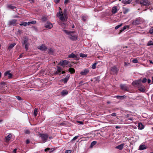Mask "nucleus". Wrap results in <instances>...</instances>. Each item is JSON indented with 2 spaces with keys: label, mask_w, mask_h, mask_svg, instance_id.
I'll use <instances>...</instances> for the list:
<instances>
[{
  "label": "nucleus",
  "mask_w": 153,
  "mask_h": 153,
  "mask_svg": "<svg viewBox=\"0 0 153 153\" xmlns=\"http://www.w3.org/2000/svg\"><path fill=\"white\" fill-rule=\"evenodd\" d=\"M24 45H25V48L26 51H27L28 49V47L29 45V43H27L26 44H25Z\"/></svg>",
  "instance_id": "nucleus-41"
},
{
  "label": "nucleus",
  "mask_w": 153,
  "mask_h": 153,
  "mask_svg": "<svg viewBox=\"0 0 153 153\" xmlns=\"http://www.w3.org/2000/svg\"><path fill=\"white\" fill-rule=\"evenodd\" d=\"M151 82V80L150 79H148V81H147L148 83L149 84Z\"/></svg>",
  "instance_id": "nucleus-63"
},
{
  "label": "nucleus",
  "mask_w": 153,
  "mask_h": 153,
  "mask_svg": "<svg viewBox=\"0 0 153 153\" xmlns=\"http://www.w3.org/2000/svg\"><path fill=\"white\" fill-rule=\"evenodd\" d=\"M53 53V51L52 48H50L48 50V53L49 54H52Z\"/></svg>",
  "instance_id": "nucleus-39"
},
{
  "label": "nucleus",
  "mask_w": 153,
  "mask_h": 153,
  "mask_svg": "<svg viewBox=\"0 0 153 153\" xmlns=\"http://www.w3.org/2000/svg\"><path fill=\"white\" fill-rule=\"evenodd\" d=\"M126 96L125 95L122 96H116V97L117 99H120V100H122Z\"/></svg>",
  "instance_id": "nucleus-37"
},
{
  "label": "nucleus",
  "mask_w": 153,
  "mask_h": 153,
  "mask_svg": "<svg viewBox=\"0 0 153 153\" xmlns=\"http://www.w3.org/2000/svg\"><path fill=\"white\" fill-rule=\"evenodd\" d=\"M89 72V70L88 69H85L81 71L80 74L82 75H85L87 74Z\"/></svg>",
  "instance_id": "nucleus-9"
},
{
  "label": "nucleus",
  "mask_w": 153,
  "mask_h": 153,
  "mask_svg": "<svg viewBox=\"0 0 153 153\" xmlns=\"http://www.w3.org/2000/svg\"><path fill=\"white\" fill-rule=\"evenodd\" d=\"M37 48L38 49L42 51H45L47 49V48L45 45L44 44H42L38 46Z\"/></svg>",
  "instance_id": "nucleus-8"
},
{
  "label": "nucleus",
  "mask_w": 153,
  "mask_h": 153,
  "mask_svg": "<svg viewBox=\"0 0 153 153\" xmlns=\"http://www.w3.org/2000/svg\"><path fill=\"white\" fill-rule=\"evenodd\" d=\"M10 71H6L4 73V76H7L8 79H11L12 78L13 74L11 73H10Z\"/></svg>",
  "instance_id": "nucleus-7"
},
{
  "label": "nucleus",
  "mask_w": 153,
  "mask_h": 153,
  "mask_svg": "<svg viewBox=\"0 0 153 153\" xmlns=\"http://www.w3.org/2000/svg\"><path fill=\"white\" fill-rule=\"evenodd\" d=\"M17 149H14L13 150V153H16V152Z\"/></svg>",
  "instance_id": "nucleus-60"
},
{
  "label": "nucleus",
  "mask_w": 153,
  "mask_h": 153,
  "mask_svg": "<svg viewBox=\"0 0 153 153\" xmlns=\"http://www.w3.org/2000/svg\"><path fill=\"white\" fill-rule=\"evenodd\" d=\"M22 56H23L22 54H21L19 56V58H22Z\"/></svg>",
  "instance_id": "nucleus-64"
},
{
  "label": "nucleus",
  "mask_w": 153,
  "mask_h": 153,
  "mask_svg": "<svg viewBox=\"0 0 153 153\" xmlns=\"http://www.w3.org/2000/svg\"><path fill=\"white\" fill-rule=\"evenodd\" d=\"M26 143L27 144H28L30 143V141L29 140H27L26 141Z\"/></svg>",
  "instance_id": "nucleus-59"
},
{
  "label": "nucleus",
  "mask_w": 153,
  "mask_h": 153,
  "mask_svg": "<svg viewBox=\"0 0 153 153\" xmlns=\"http://www.w3.org/2000/svg\"><path fill=\"white\" fill-rule=\"evenodd\" d=\"M63 31L68 36V38L73 41H75L77 40L78 36L77 33L75 31H68L65 30Z\"/></svg>",
  "instance_id": "nucleus-1"
},
{
  "label": "nucleus",
  "mask_w": 153,
  "mask_h": 153,
  "mask_svg": "<svg viewBox=\"0 0 153 153\" xmlns=\"http://www.w3.org/2000/svg\"><path fill=\"white\" fill-rule=\"evenodd\" d=\"M17 22L16 19H13L10 20L8 22V25H15V23Z\"/></svg>",
  "instance_id": "nucleus-16"
},
{
  "label": "nucleus",
  "mask_w": 153,
  "mask_h": 153,
  "mask_svg": "<svg viewBox=\"0 0 153 153\" xmlns=\"http://www.w3.org/2000/svg\"><path fill=\"white\" fill-rule=\"evenodd\" d=\"M27 23L26 22H24L20 24L19 25L20 26H26L27 25Z\"/></svg>",
  "instance_id": "nucleus-43"
},
{
  "label": "nucleus",
  "mask_w": 153,
  "mask_h": 153,
  "mask_svg": "<svg viewBox=\"0 0 153 153\" xmlns=\"http://www.w3.org/2000/svg\"><path fill=\"white\" fill-rule=\"evenodd\" d=\"M80 56L81 57H87V54H85L82 53L79 54Z\"/></svg>",
  "instance_id": "nucleus-36"
},
{
  "label": "nucleus",
  "mask_w": 153,
  "mask_h": 153,
  "mask_svg": "<svg viewBox=\"0 0 153 153\" xmlns=\"http://www.w3.org/2000/svg\"><path fill=\"white\" fill-rule=\"evenodd\" d=\"M68 94V91L66 90H63L61 93V95L62 96H65Z\"/></svg>",
  "instance_id": "nucleus-19"
},
{
  "label": "nucleus",
  "mask_w": 153,
  "mask_h": 153,
  "mask_svg": "<svg viewBox=\"0 0 153 153\" xmlns=\"http://www.w3.org/2000/svg\"><path fill=\"white\" fill-rule=\"evenodd\" d=\"M38 112V109L35 108L33 112V115L35 117L37 116Z\"/></svg>",
  "instance_id": "nucleus-32"
},
{
  "label": "nucleus",
  "mask_w": 153,
  "mask_h": 153,
  "mask_svg": "<svg viewBox=\"0 0 153 153\" xmlns=\"http://www.w3.org/2000/svg\"><path fill=\"white\" fill-rule=\"evenodd\" d=\"M119 70L117 69L116 66H114L112 67L111 68V73L112 74H117L118 71Z\"/></svg>",
  "instance_id": "nucleus-5"
},
{
  "label": "nucleus",
  "mask_w": 153,
  "mask_h": 153,
  "mask_svg": "<svg viewBox=\"0 0 153 153\" xmlns=\"http://www.w3.org/2000/svg\"><path fill=\"white\" fill-rule=\"evenodd\" d=\"M130 65V63H128V62H124V66H129Z\"/></svg>",
  "instance_id": "nucleus-46"
},
{
  "label": "nucleus",
  "mask_w": 153,
  "mask_h": 153,
  "mask_svg": "<svg viewBox=\"0 0 153 153\" xmlns=\"http://www.w3.org/2000/svg\"><path fill=\"white\" fill-rule=\"evenodd\" d=\"M36 21H33L31 22H27V24L28 25H29L30 24H36Z\"/></svg>",
  "instance_id": "nucleus-33"
},
{
  "label": "nucleus",
  "mask_w": 153,
  "mask_h": 153,
  "mask_svg": "<svg viewBox=\"0 0 153 153\" xmlns=\"http://www.w3.org/2000/svg\"><path fill=\"white\" fill-rule=\"evenodd\" d=\"M97 64V62H95L92 65L91 68L93 69H94L96 68V65Z\"/></svg>",
  "instance_id": "nucleus-40"
},
{
  "label": "nucleus",
  "mask_w": 153,
  "mask_h": 153,
  "mask_svg": "<svg viewBox=\"0 0 153 153\" xmlns=\"http://www.w3.org/2000/svg\"><path fill=\"white\" fill-rule=\"evenodd\" d=\"M77 57V56L74 54L73 53H72L71 54L69 55L68 56V58H76Z\"/></svg>",
  "instance_id": "nucleus-22"
},
{
  "label": "nucleus",
  "mask_w": 153,
  "mask_h": 153,
  "mask_svg": "<svg viewBox=\"0 0 153 153\" xmlns=\"http://www.w3.org/2000/svg\"><path fill=\"white\" fill-rule=\"evenodd\" d=\"M124 145V143H122L120 145L116 146L115 148L121 150L123 149Z\"/></svg>",
  "instance_id": "nucleus-15"
},
{
  "label": "nucleus",
  "mask_w": 153,
  "mask_h": 153,
  "mask_svg": "<svg viewBox=\"0 0 153 153\" xmlns=\"http://www.w3.org/2000/svg\"><path fill=\"white\" fill-rule=\"evenodd\" d=\"M132 62L134 63H137L138 62V61L137 59H134L133 60Z\"/></svg>",
  "instance_id": "nucleus-47"
},
{
  "label": "nucleus",
  "mask_w": 153,
  "mask_h": 153,
  "mask_svg": "<svg viewBox=\"0 0 153 153\" xmlns=\"http://www.w3.org/2000/svg\"><path fill=\"white\" fill-rule=\"evenodd\" d=\"M29 1L31 3H34V0H30Z\"/></svg>",
  "instance_id": "nucleus-62"
},
{
  "label": "nucleus",
  "mask_w": 153,
  "mask_h": 153,
  "mask_svg": "<svg viewBox=\"0 0 153 153\" xmlns=\"http://www.w3.org/2000/svg\"><path fill=\"white\" fill-rule=\"evenodd\" d=\"M138 128L140 130L143 129L144 128V126L141 123H140L138 124Z\"/></svg>",
  "instance_id": "nucleus-20"
},
{
  "label": "nucleus",
  "mask_w": 153,
  "mask_h": 153,
  "mask_svg": "<svg viewBox=\"0 0 153 153\" xmlns=\"http://www.w3.org/2000/svg\"><path fill=\"white\" fill-rule=\"evenodd\" d=\"M57 71L54 73L55 74H59V73L61 71V68L60 67H57Z\"/></svg>",
  "instance_id": "nucleus-28"
},
{
  "label": "nucleus",
  "mask_w": 153,
  "mask_h": 153,
  "mask_svg": "<svg viewBox=\"0 0 153 153\" xmlns=\"http://www.w3.org/2000/svg\"><path fill=\"white\" fill-rule=\"evenodd\" d=\"M52 149H51L49 148H47L45 149V151L48 152V151H50L49 152H51L53 151V150Z\"/></svg>",
  "instance_id": "nucleus-35"
},
{
  "label": "nucleus",
  "mask_w": 153,
  "mask_h": 153,
  "mask_svg": "<svg viewBox=\"0 0 153 153\" xmlns=\"http://www.w3.org/2000/svg\"><path fill=\"white\" fill-rule=\"evenodd\" d=\"M120 86L121 88L123 90L128 91V87L124 85H121Z\"/></svg>",
  "instance_id": "nucleus-17"
},
{
  "label": "nucleus",
  "mask_w": 153,
  "mask_h": 153,
  "mask_svg": "<svg viewBox=\"0 0 153 153\" xmlns=\"http://www.w3.org/2000/svg\"><path fill=\"white\" fill-rule=\"evenodd\" d=\"M123 24L122 23L119 25H118L117 26H116L115 27V29L116 30H117V29H118L119 27H121L122 25Z\"/></svg>",
  "instance_id": "nucleus-42"
},
{
  "label": "nucleus",
  "mask_w": 153,
  "mask_h": 153,
  "mask_svg": "<svg viewBox=\"0 0 153 153\" xmlns=\"http://www.w3.org/2000/svg\"><path fill=\"white\" fill-rule=\"evenodd\" d=\"M69 0H65L64 1V4L65 5L67 4L69 2Z\"/></svg>",
  "instance_id": "nucleus-55"
},
{
  "label": "nucleus",
  "mask_w": 153,
  "mask_h": 153,
  "mask_svg": "<svg viewBox=\"0 0 153 153\" xmlns=\"http://www.w3.org/2000/svg\"><path fill=\"white\" fill-rule=\"evenodd\" d=\"M25 132L26 134H30V132L29 130H26L25 131Z\"/></svg>",
  "instance_id": "nucleus-45"
},
{
  "label": "nucleus",
  "mask_w": 153,
  "mask_h": 153,
  "mask_svg": "<svg viewBox=\"0 0 153 153\" xmlns=\"http://www.w3.org/2000/svg\"><path fill=\"white\" fill-rule=\"evenodd\" d=\"M16 97L18 100H22V98L21 97L18 96H16Z\"/></svg>",
  "instance_id": "nucleus-56"
},
{
  "label": "nucleus",
  "mask_w": 153,
  "mask_h": 153,
  "mask_svg": "<svg viewBox=\"0 0 153 153\" xmlns=\"http://www.w3.org/2000/svg\"><path fill=\"white\" fill-rule=\"evenodd\" d=\"M68 71L71 74H74L75 72V70L73 68H70L68 69Z\"/></svg>",
  "instance_id": "nucleus-30"
},
{
  "label": "nucleus",
  "mask_w": 153,
  "mask_h": 153,
  "mask_svg": "<svg viewBox=\"0 0 153 153\" xmlns=\"http://www.w3.org/2000/svg\"><path fill=\"white\" fill-rule=\"evenodd\" d=\"M97 143V142L96 141H92L91 143V144L90 145V147H93Z\"/></svg>",
  "instance_id": "nucleus-38"
},
{
  "label": "nucleus",
  "mask_w": 153,
  "mask_h": 153,
  "mask_svg": "<svg viewBox=\"0 0 153 153\" xmlns=\"http://www.w3.org/2000/svg\"><path fill=\"white\" fill-rule=\"evenodd\" d=\"M146 146L145 145H141L139 147V149L140 150H142L146 149Z\"/></svg>",
  "instance_id": "nucleus-18"
},
{
  "label": "nucleus",
  "mask_w": 153,
  "mask_h": 153,
  "mask_svg": "<svg viewBox=\"0 0 153 153\" xmlns=\"http://www.w3.org/2000/svg\"><path fill=\"white\" fill-rule=\"evenodd\" d=\"M148 45H153V42L152 41L149 42L147 44Z\"/></svg>",
  "instance_id": "nucleus-44"
},
{
  "label": "nucleus",
  "mask_w": 153,
  "mask_h": 153,
  "mask_svg": "<svg viewBox=\"0 0 153 153\" xmlns=\"http://www.w3.org/2000/svg\"><path fill=\"white\" fill-rule=\"evenodd\" d=\"M115 128L116 129H118L120 128V127L119 126H115Z\"/></svg>",
  "instance_id": "nucleus-61"
},
{
  "label": "nucleus",
  "mask_w": 153,
  "mask_h": 153,
  "mask_svg": "<svg viewBox=\"0 0 153 153\" xmlns=\"http://www.w3.org/2000/svg\"><path fill=\"white\" fill-rule=\"evenodd\" d=\"M149 33H153V27H152L149 30Z\"/></svg>",
  "instance_id": "nucleus-48"
},
{
  "label": "nucleus",
  "mask_w": 153,
  "mask_h": 153,
  "mask_svg": "<svg viewBox=\"0 0 153 153\" xmlns=\"http://www.w3.org/2000/svg\"><path fill=\"white\" fill-rule=\"evenodd\" d=\"M138 90L141 92H143L145 91L146 88L144 86L142 85L141 84V85H139L138 86Z\"/></svg>",
  "instance_id": "nucleus-13"
},
{
  "label": "nucleus",
  "mask_w": 153,
  "mask_h": 153,
  "mask_svg": "<svg viewBox=\"0 0 153 153\" xmlns=\"http://www.w3.org/2000/svg\"><path fill=\"white\" fill-rule=\"evenodd\" d=\"M132 1V0H123L122 3L124 4H130Z\"/></svg>",
  "instance_id": "nucleus-21"
},
{
  "label": "nucleus",
  "mask_w": 153,
  "mask_h": 153,
  "mask_svg": "<svg viewBox=\"0 0 153 153\" xmlns=\"http://www.w3.org/2000/svg\"><path fill=\"white\" fill-rule=\"evenodd\" d=\"M16 44L15 43H13L11 44L9 46L8 48L9 49L12 48L14 47V46L16 45Z\"/></svg>",
  "instance_id": "nucleus-34"
},
{
  "label": "nucleus",
  "mask_w": 153,
  "mask_h": 153,
  "mask_svg": "<svg viewBox=\"0 0 153 153\" xmlns=\"http://www.w3.org/2000/svg\"><path fill=\"white\" fill-rule=\"evenodd\" d=\"M132 85H141V83H140L139 81H135L133 82L132 83Z\"/></svg>",
  "instance_id": "nucleus-29"
},
{
  "label": "nucleus",
  "mask_w": 153,
  "mask_h": 153,
  "mask_svg": "<svg viewBox=\"0 0 153 153\" xmlns=\"http://www.w3.org/2000/svg\"><path fill=\"white\" fill-rule=\"evenodd\" d=\"M140 3L142 6H149L150 5V2L148 0H140Z\"/></svg>",
  "instance_id": "nucleus-4"
},
{
  "label": "nucleus",
  "mask_w": 153,
  "mask_h": 153,
  "mask_svg": "<svg viewBox=\"0 0 153 153\" xmlns=\"http://www.w3.org/2000/svg\"><path fill=\"white\" fill-rule=\"evenodd\" d=\"M70 76V75L68 74L65 78L61 79V81L63 82L64 83H66L69 79Z\"/></svg>",
  "instance_id": "nucleus-11"
},
{
  "label": "nucleus",
  "mask_w": 153,
  "mask_h": 153,
  "mask_svg": "<svg viewBox=\"0 0 153 153\" xmlns=\"http://www.w3.org/2000/svg\"><path fill=\"white\" fill-rule=\"evenodd\" d=\"M131 115L130 114H127L126 115V117L127 118L128 120H132L133 119V117H131Z\"/></svg>",
  "instance_id": "nucleus-27"
},
{
  "label": "nucleus",
  "mask_w": 153,
  "mask_h": 153,
  "mask_svg": "<svg viewBox=\"0 0 153 153\" xmlns=\"http://www.w3.org/2000/svg\"><path fill=\"white\" fill-rule=\"evenodd\" d=\"M45 26L46 28L51 29L53 27V25L51 22H47L45 24Z\"/></svg>",
  "instance_id": "nucleus-12"
},
{
  "label": "nucleus",
  "mask_w": 153,
  "mask_h": 153,
  "mask_svg": "<svg viewBox=\"0 0 153 153\" xmlns=\"http://www.w3.org/2000/svg\"><path fill=\"white\" fill-rule=\"evenodd\" d=\"M79 137V136H76L75 137H74L72 139V140H71V141H73V140H76V139H77L78 138V137Z\"/></svg>",
  "instance_id": "nucleus-50"
},
{
  "label": "nucleus",
  "mask_w": 153,
  "mask_h": 153,
  "mask_svg": "<svg viewBox=\"0 0 153 153\" xmlns=\"http://www.w3.org/2000/svg\"><path fill=\"white\" fill-rule=\"evenodd\" d=\"M111 116L115 117V116H116V113H112V114H111Z\"/></svg>",
  "instance_id": "nucleus-58"
},
{
  "label": "nucleus",
  "mask_w": 153,
  "mask_h": 153,
  "mask_svg": "<svg viewBox=\"0 0 153 153\" xmlns=\"http://www.w3.org/2000/svg\"><path fill=\"white\" fill-rule=\"evenodd\" d=\"M129 11V9L125 7L123 8V12L124 14H126L128 13Z\"/></svg>",
  "instance_id": "nucleus-23"
},
{
  "label": "nucleus",
  "mask_w": 153,
  "mask_h": 153,
  "mask_svg": "<svg viewBox=\"0 0 153 153\" xmlns=\"http://www.w3.org/2000/svg\"><path fill=\"white\" fill-rule=\"evenodd\" d=\"M7 7L8 9L12 10H13L16 8L15 6H13L12 4L7 5Z\"/></svg>",
  "instance_id": "nucleus-25"
},
{
  "label": "nucleus",
  "mask_w": 153,
  "mask_h": 153,
  "mask_svg": "<svg viewBox=\"0 0 153 153\" xmlns=\"http://www.w3.org/2000/svg\"><path fill=\"white\" fill-rule=\"evenodd\" d=\"M11 136H12L11 134H9L7 136H6L5 137L6 140V142L9 141L10 140Z\"/></svg>",
  "instance_id": "nucleus-26"
},
{
  "label": "nucleus",
  "mask_w": 153,
  "mask_h": 153,
  "mask_svg": "<svg viewBox=\"0 0 153 153\" xmlns=\"http://www.w3.org/2000/svg\"><path fill=\"white\" fill-rule=\"evenodd\" d=\"M82 20L83 22H85L86 20V18L85 16H83L82 18Z\"/></svg>",
  "instance_id": "nucleus-49"
},
{
  "label": "nucleus",
  "mask_w": 153,
  "mask_h": 153,
  "mask_svg": "<svg viewBox=\"0 0 153 153\" xmlns=\"http://www.w3.org/2000/svg\"><path fill=\"white\" fill-rule=\"evenodd\" d=\"M141 22L140 18V17L137 18L132 21V24L133 25H137L140 24Z\"/></svg>",
  "instance_id": "nucleus-6"
},
{
  "label": "nucleus",
  "mask_w": 153,
  "mask_h": 153,
  "mask_svg": "<svg viewBox=\"0 0 153 153\" xmlns=\"http://www.w3.org/2000/svg\"><path fill=\"white\" fill-rule=\"evenodd\" d=\"M147 81V79L146 78H143V80L142 81V82L143 83H145Z\"/></svg>",
  "instance_id": "nucleus-52"
},
{
  "label": "nucleus",
  "mask_w": 153,
  "mask_h": 153,
  "mask_svg": "<svg viewBox=\"0 0 153 153\" xmlns=\"http://www.w3.org/2000/svg\"><path fill=\"white\" fill-rule=\"evenodd\" d=\"M60 1V0H54V1L55 3L57 4Z\"/></svg>",
  "instance_id": "nucleus-54"
},
{
  "label": "nucleus",
  "mask_w": 153,
  "mask_h": 153,
  "mask_svg": "<svg viewBox=\"0 0 153 153\" xmlns=\"http://www.w3.org/2000/svg\"><path fill=\"white\" fill-rule=\"evenodd\" d=\"M70 62L69 61L67 60H64L62 61H60L59 64L62 66H65L68 65Z\"/></svg>",
  "instance_id": "nucleus-10"
},
{
  "label": "nucleus",
  "mask_w": 153,
  "mask_h": 153,
  "mask_svg": "<svg viewBox=\"0 0 153 153\" xmlns=\"http://www.w3.org/2000/svg\"><path fill=\"white\" fill-rule=\"evenodd\" d=\"M117 7L116 6L114 7L112 9V12L113 14H115L117 12Z\"/></svg>",
  "instance_id": "nucleus-24"
},
{
  "label": "nucleus",
  "mask_w": 153,
  "mask_h": 153,
  "mask_svg": "<svg viewBox=\"0 0 153 153\" xmlns=\"http://www.w3.org/2000/svg\"><path fill=\"white\" fill-rule=\"evenodd\" d=\"M71 150H66L65 152V153H71Z\"/></svg>",
  "instance_id": "nucleus-53"
},
{
  "label": "nucleus",
  "mask_w": 153,
  "mask_h": 153,
  "mask_svg": "<svg viewBox=\"0 0 153 153\" xmlns=\"http://www.w3.org/2000/svg\"><path fill=\"white\" fill-rule=\"evenodd\" d=\"M77 122L80 124L82 125L83 124V122L82 121H77Z\"/></svg>",
  "instance_id": "nucleus-57"
},
{
  "label": "nucleus",
  "mask_w": 153,
  "mask_h": 153,
  "mask_svg": "<svg viewBox=\"0 0 153 153\" xmlns=\"http://www.w3.org/2000/svg\"><path fill=\"white\" fill-rule=\"evenodd\" d=\"M129 27L128 26H125L123 27V28H121V29L120 30V32L121 33L125 30H126L127 28H128Z\"/></svg>",
  "instance_id": "nucleus-31"
},
{
  "label": "nucleus",
  "mask_w": 153,
  "mask_h": 153,
  "mask_svg": "<svg viewBox=\"0 0 153 153\" xmlns=\"http://www.w3.org/2000/svg\"><path fill=\"white\" fill-rule=\"evenodd\" d=\"M28 38L27 36H24L23 37V41L22 42L23 45H24L25 44L29 43L28 42Z\"/></svg>",
  "instance_id": "nucleus-14"
},
{
  "label": "nucleus",
  "mask_w": 153,
  "mask_h": 153,
  "mask_svg": "<svg viewBox=\"0 0 153 153\" xmlns=\"http://www.w3.org/2000/svg\"><path fill=\"white\" fill-rule=\"evenodd\" d=\"M47 18L46 17H45V16L43 17L42 19V20L43 22L45 21H46L47 20Z\"/></svg>",
  "instance_id": "nucleus-51"
},
{
  "label": "nucleus",
  "mask_w": 153,
  "mask_h": 153,
  "mask_svg": "<svg viewBox=\"0 0 153 153\" xmlns=\"http://www.w3.org/2000/svg\"><path fill=\"white\" fill-rule=\"evenodd\" d=\"M66 12V10L65 9L64 10L63 13L62 11H60L57 14V16L62 22L65 21H66L65 19L66 18V16L67 15Z\"/></svg>",
  "instance_id": "nucleus-2"
},
{
  "label": "nucleus",
  "mask_w": 153,
  "mask_h": 153,
  "mask_svg": "<svg viewBox=\"0 0 153 153\" xmlns=\"http://www.w3.org/2000/svg\"><path fill=\"white\" fill-rule=\"evenodd\" d=\"M39 136L41 137L43 141L44 142L46 141L48 137V135L47 134H39Z\"/></svg>",
  "instance_id": "nucleus-3"
}]
</instances>
